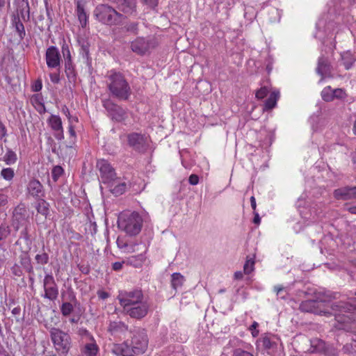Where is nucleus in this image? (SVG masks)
<instances>
[{
	"label": "nucleus",
	"instance_id": "1",
	"mask_svg": "<svg viewBox=\"0 0 356 356\" xmlns=\"http://www.w3.org/2000/svg\"><path fill=\"white\" fill-rule=\"evenodd\" d=\"M124 312L131 318L142 319L150 308L148 300L140 289L122 290L117 296Z\"/></svg>",
	"mask_w": 356,
	"mask_h": 356
},
{
	"label": "nucleus",
	"instance_id": "2",
	"mask_svg": "<svg viewBox=\"0 0 356 356\" xmlns=\"http://www.w3.org/2000/svg\"><path fill=\"white\" fill-rule=\"evenodd\" d=\"M334 312V327L338 330H344L348 332H356V298H351L348 302L339 301L332 305Z\"/></svg>",
	"mask_w": 356,
	"mask_h": 356
},
{
	"label": "nucleus",
	"instance_id": "3",
	"mask_svg": "<svg viewBox=\"0 0 356 356\" xmlns=\"http://www.w3.org/2000/svg\"><path fill=\"white\" fill-rule=\"evenodd\" d=\"M107 87L111 95L122 100H127L131 94V87L120 72L111 71L107 75Z\"/></svg>",
	"mask_w": 356,
	"mask_h": 356
},
{
	"label": "nucleus",
	"instance_id": "4",
	"mask_svg": "<svg viewBox=\"0 0 356 356\" xmlns=\"http://www.w3.org/2000/svg\"><path fill=\"white\" fill-rule=\"evenodd\" d=\"M143 218L137 212H123L118 217V227L130 236L139 234L143 227Z\"/></svg>",
	"mask_w": 356,
	"mask_h": 356
},
{
	"label": "nucleus",
	"instance_id": "5",
	"mask_svg": "<svg viewBox=\"0 0 356 356\" xmlns=\"http://www.w3.org/2000/svg\"><path fill=\"white\" fill-rule=\"evenodd\" d=\"M94 15L98 21L107 25L118 24L122 16L113 8L106 4L97 6L94 11Z\"/></svg>",
	"mask_w": 356,
	"mask_h": 356
},
{
	"label": "nucleus",
	"instance_id": "6",
	"mask_svg": "<svg viewBox=\"0 0 356 356\" xmlns=\"http://www.w3.org/2000/svg\"><path fill=\"white\" fill-rule=\"evenodd\" d=\"M50 334L56 350L62 353H67L71 347V339L69 334L55 327L51 329Z\"/></svg>",
	"mask_w": 356,
	"mask_h": 356
},
{
	"label": "nucleus",
	"instance_id": "7",
	"mask_svg": "<svg viewBox=\"0 0 356 356\" xmlns=\"http://www.w3.org/2000/svg\"><path fill=\"white\" fill-rule=\"evenodd\" d=\"M147 337L145 331L142 329H137L133 333L132 340L130 345L127 346L131 350V353L140 355L143 353L147 347Z\"/></svg>",
	"mask_w": 356,
	"mask_h": 356
},
{
	"label": "nucleus",
	"instance_id": "8",
	"mask_svg": "<svg viewBox=\"0 0 356 356\" xmlns=\"http://www.w3.org/2000/svg\"><path fill=\"white\" fill-rule=\"evenodd\" d=\"M304 312H310L321 316H328L330 312L325 308V303L323 301L308 300L302 301L299 307Z\"/></svg>",
	"mask_w": 356,
	"mask_h": 356
},
{
	"label": "nucleus",
	"instance_id": "9",
	"mask_svg": "<svg viewBox=\"0 0 356 356\" xmlns=\"http://www.w3.org/2000/svg\"><path fill=\"white\" fill-rule=\"evenodd\" d=\"M155 46L156 42L154 39H146L143 37L137 38L131 43V50L138 55L145 54Z\"/></svg>",
	"mask_w": 356,
	"mask_h": 356
},
{
	"label": "nucleus",
	"instance_id": "10",
	"mask_svg": "<svg viewBox=\"0 0 356 356\" xmlns=\"http://www.w3.org/2000/svg\"><path fill=\"white\" fill-rule=\"evenodd\" d=\"M97 168L100 172L102 181L104 184H110L115 181L116 173L111 164L104 159H101L97 162Z\"/></svg>",
	"mask_w": 356,
	"mask_h": 356
},
{
	"label": "nucleus",
	"instance_id": "11",
	"mask_svg": "<svg viewBox=\"0 0 356 356\" xmlns=\"http://www.w3.org/2000/svg\"><path fill=\"white\" fill-rule=\"evenodd\" d=\"M29 218V213L24 204H20L15 207L13 211V225L15 230L24 226Z\"/></svg>",
	"mask_w": 356,
	"mask_h": 356
},
{
	"label": "nucleus",
	"instance_id": "12",
	"mask_svg": "<svg viewBox=\"0 0 356 356\" xmlns=\"http://www.w3.org/2000/svg\"><path fill=\"white\" fill-rule=\"evenodd\" d=\"M43 286L44 290V298L51 300H54L57 298L58 289L52 275L47 274L44 276Z\"/></svg>",
	"mask_w": 356,
	"mask_h": 356
},
{
	"label": "nucleus",
	"instance_id": "13",
	"mask_svg": "<svg viewBox=\"0 0 356 356\" xmlns=\"http://www.w3.org/2000/svg\"><path fill=\"white\" fill-rule=\"evenodd\" d=\"M104 106L113 120L122 122L127 118V113L121 106L107 100L104 102Z\"/></svg>",
	"mask_w": 356,
	"mask_h": 356
},
{
	"label": "nucleus",
	"instance_id": "14",
	"mask_svg": "<svg viewBox=\"0 0 356 356\" xmlns=\"http://www.w3.org/2000/svg\"><path fill=\"white\" fill-rule=\"evenodd\" d=\"M129 146L138 151H143L147 147V138L143 134L131 133L127 135Z\"/></svg>",
	"mask_w": 356,
	"mask_h": 356
},
{
	"label": "nucleus",
	"instance_id": "15",
	"mask_svg": "<svg viewBox=\"0 0 356 356\" xmlns=\"http://www.w3.org/2000/svg\"><path fill=\"white\" fill-rule=\"evenodd\" d=\"M311 351L312 353H323L325 355H334L335 350L327 345L323 340L315 338L310 341Z\"/></svg>",
	"mask_w": 356,
	"mask_h": 356
},
{
	"label": "nucleus",
	"instance_id": "16",
	"mask_svg": "<svg viewBox=\"0 0 356 356\" xmlns=\"http://www.w3.org/2000/svg\"><path fill=\"white\" fill-rule=\"evenodd\" d=\"M45 57L47 65L49 68H56L60 65V54L56 47L51 46L47 48Z\"/></svg>",
	"mask_w": 356,
	"mask_h": 356
},
{
	"label": "nucleus",
	"instance_id": "17",
	"mask_svg": "<svg viewBox=\"0 0 356 356\" xmlns=\"http://www.w3.org/2000/svg\"><path fill=\"white\" fill-rule=\"evenodd\" d=\"M115 3L118 8L127 15H132L136 13V0H108Z\"/></svg>",
	"mask_w": 356,
	"mask_h": 356
},
{
	"label": "nucleus",
	"instance_id": "18",
	"mask_svg": "<svg viewBox=\"0 0 356 356\" xmlns=\"http://www.w3.org/2000/svg\"><path fill=\"white\" fill-rule=\"evenodd\" d=\"M48 123L51 128L56 132L54 135L55 138L57 140L63 139L64 134L61 118L58 115H51L48 120Z\"/></svg>",
	"mask_w": 356,
	"mask_h": 356
},
{
	"label": "nucleus",
	"instance_id": "19",
	"mask_svg": "<svg viewBox=\"0 0 356 356\" xmlns=\"http://www.w3.org/2000/svg\"><path fill=\"white\" fill-rule=\"evenodd\" d=\"M334 195L338 200H348L356 199V187L338 188L334 191Z\"/></svg>",
	"mask_w": 356,
	"mask_h": 356
},
{
	"label": "nucleus",
	"instance_id": "20",
	"mask_svg": "<svg viewBox=\"0 0 356 356\" xmlns=\"http://www.w3.org/2000/svg\"><path fill=\"white\" fill-rule=\"evenodd\" d=\"M316 72L318 74L321 76V81H323L325 77L332 76L331 66L325 58H319L316 67Z\"/></svg>",
	"mask_w": 356,
	"mask_h": 356
},
{
	"label": "nucleus",
	"instance_id": "21",
	"mask_svg": "<svg viewBox=\"0 0 356 356\" xmlns=\"http://www.w3.org/2000/svg\"><path fill=\"white\" fill-rule=\"evenodd\" d=\"M21 234L22 237L16 241L15 244L20 246V250L22 252L26 253L31 249V241L26 228L21 232Z\"/></svg>",
	"mask_w": 356,
	"mask_h": 356
},
{
	"label": "nucleus",
	"instance_id": "22",
	"mask_svg": "<svg viewBox=\"0 0 356 356\" xmlns=\"http://www.w3.org/2000/svg\"><path fill=\"white\" fill-rule=\"evenodd\" d=\"M257 343H261L263 348L268 351V353L274 352L277 348V343L267 336H263L258 341Z\"/></svg>",
	"mask_w": 356,
	"mask_h": 356
},
{
	"label": "nucleus",
	"instance_id": "23",
	"mask_svg": "<svg viewBox=\"0 0 356 356\" xmlns=\"http://www.w3.org/2000/svg\"><path fill=\"white\" fill-rule=\"evenodd\" d=\"M111 192L118 196L124 193L126 191L127 186L125 183H120L116 177L115 181L108 184Z\"/></svg>",
	"mask_w": 356,
	"mask_h": 356
},
{
	"label": "nucleus",
	"instance_id": "24",
	"mask_svg": "<svg viewBox=\"0 0 356 356\" xmlns=\"http://www.w3.org/2000/svg\"><path fill=\"white\" fill-rule=\"evenodd\" d=\"M82 353H83L86 356H96L99 352V347L97 344L94 341L93 338H92V341L89 343H86L82 349Z\"/></svg>",
	"mask_w": 356,
	"mask_h": 356
},
{
	"label": "nucleus",
	"instance_id": "25",
	"mask_svg": "<svg viewBox=\"0 0 356 356\" xmlns=\"http://www.w3.org/2000/svg\"><path fill=\"white\" fill-rule=\"evenodd\" d=\"M76 15L81 26L86 27L88 22V15L84 9V6L80 1L76 2Z\"/></svg>",
	"mask_w": 356,
	"mask_h": 356
},
{
	"label": "nucleus",
	"instance_id": "26",
	"mask_svg": "<svg viewBox=\"0 0 356 356\" xmlns=\"http://www.w3.org/2000/svg\"><path fill=\"white\" fill-rule=\"evenodd\" d=\"M145 259V256L143 254H140L127 257L124 260V262H126L127 265L132 266L135 268H139L142 266Z\"/></svg>",
	"mask_w": 356,
	"mask_h": 356
},
{
	"label": "nucleus",
	"instance_id": "27",
	"mask_svg": "<svg viewBox=\"0 0 356 356\" xmlns=\"http://www.w3.org/2000/svg\"><path fill=\"white\" fill-rule=\"evenodd\" d=\"M29 193L35 197H39L42 193V186L38 180H32L28 186Z\"/></svg>",
	"mask_w": 356,
	"mask_h": 356
},
{
	"label": "nucleus",
	"instance_id": "28",
	"mask_svg": "<svg viewBox=\"0 0 356 356\" xmlns=\"http://www.w3.org/2000/svg\"><path fill=\"white\" fill-rule=\"evenodd\" d=\"M279 97L280 92L278 91H273L265 102L264 110L268 111L275 108Z\"/></svg>",
	"mask_w": 356,
	"mask_h": 356
},
{
	"label": "nucleus",
	"instance_id": "29",
	"mask_svg": "<svg viewBox=\"0 0 356 356\" xmlns=\"http://www.w3.org/2000/svg\"><path fill=\"white\" fill-rule=\"evenodd\" d=\"M128 326L122 321L111 322L108 326V331L112 334H117L127 330Z\"/></svg>",
	"mask_w": 356,
	"mask_h": 356
},
{
	"label": "nucleus",
	"instance_id": "30",
	"mask_svg": "<svg viewBox=\"0 0 356 356\" xmlns=\"http://www.w3.org/2000/svg\"><path fill=\"white\" fill-rule=\"evenodd\" d=\"M185 282L184 277L179 273H174L171 275V285L172 287L177 290L181 287Z\"/></svg>",
	"mask_w": 356,
	"mask_h": 356
},
{
	"label": "nucleus",
	"instance_id": "31",
	"mask_svg": "<svg viewBox=\"0 0 356 356\" xmlns=\"http://www.w3.org/2000/svg\"><path fill=\"white\" fill-rule=\"evenodd\" d=\"M36 209L39 213L47 217L49 213V204L44 200H40L37 203Z\"/></svg>",
	"mask_w": 356,
	"mask_h": 356
},
{
	"label": "nucleus",
	"instance_id": "32",
	"mask_svg": "<svg viewBox=\"0 0 356 356\" xmlns=\"http://www.w3.org/2000/svg\"><path fill=\"white\" fill-rule=\"evenodd\" d=\"M321 97L325 102L333 101V89L330 86L325 87L321 92Z\"/></svg>",
	"mask_w": 356,
	"mask_h": 356
},
{
	"label": "nucleus",
	"instance_id": "33",
	"mask_svg": "<svg viewBox=\"0 0 356 356\" xmlns=\"http://www.w3.org/2000/svg\"><path fill=\"white\" fill-rule=\"evenodd\" d=\"M65 73L69 79H74L76 74L74 71V68L72 65V60L69 59L65 63Z\"/></svg>",
	"mask_w": 356,
	"mask_h": 356
},
{
	"label": "nucleus",
	"instance_id": "34",
	"mask_svg": "<svg viewBox=\"0 0 356 356\" xmlns=\"http://www.w3.org/2000/svg\"><path fill=\"white\" fill-rule=\"evenodd\" d=\"M3 160L8 165L13 164L17 161V154L11 150H8L3 156Z\"/></svg>",
	"mask_w": 356,
	"mask_h": 356
},
{
	"label": "nucleus",
	"instance_id": "35",
	"mask_svg": "<svg viewBox=\"0 0 356 356\" xmlns=\"http://www.w3.org/2000/svg\"><path fill=\"white\" fill-rule=\"evenodd\" d=\"M341 59L342 64L344 65L345 68L349 70L353 63L351 55L349 53H344L341 55Z\"/></svg>",
	"mask_w": 356,
	"mask_h": 356
},
{
	"label": "nucleus",
	"instance_id": "36",
	"mask_svg": "<svg viewBox=\"0 0 356 356\" xmlns=\"http://www.w3.org/2000/svg\"><path fill=\"white\" fill-rule=\"evenodd\" d=\"M15 27L17 32L21 38L25 35V30L23 24L20 22L19 19L15 18L14 19Z\"/></svg>",
	"mask_w": 356,
	"mask_h": 356
},
{
	"label": "nucleus",
	"instance_id": "37",
	"mask_svg": "<svg viewBox=\"0 0 356 356\" xmlns=\"http://www.w3.org/2000/svg\"><path fill=\"white\" fill-rule=\"evenodd\" d=\"M35 259L38 264L44 265L49 262V255L46 252L37 254Z\"/></svg>",
	"mask_w": 356,
	"mask_h": 356
},
{
	"label": "nucleus",
	"instance_id": "38",
	"mask_svg": "<svg viewBox=\"0 0 356 356\" xmlns=\"http://www.w3.org/2000/svg\"><path fill=\"white\" fill-rule=\"evenodd\" d=\"M345 353H356V339L352 340L350 343H346L343 346Z\"/></svg>",
	"mask_w": 356,
	"mask_h": 356
},
{
	"label": "nucleus",
	"instance_id": "39",
	"mask_svg": "<svg viewBox=\"0 0 356 356\" xmlns=\"http://www.w3.org/2000/svg\"><path fill=\"white\" fill-rule=\"evenodd\" d=\"M60 310L62 312V314L65 316H67L70 315L72 312L73 311V306L70 302H64L63 303Z\"/></svg>",
	"mask_w": 356,
	"mask_h": 356
},
{
	"label": "nucleus",
	"instance_id": "40",
	"mask_svg": "<svg viewBox=\"0 0 356 356\" xmlns=\"http://www.w3.org/2000/svg\"><path fill=\"white\" fill-rule=\"evenodd\" d=\"M1 175L3 179L10 181L14 177V171L10 168H3L1 172Z\"/></svg>",
	"mask_w": 356,
	"mask_h": 356
},
{
	"label": "nucleus",
	"instance_id": "41",
	"mask_svg": "<svg viewBox=\"0 0 356 356\" xmlns=\"http://www.w3.org/2000/svg\"><path fill=\"white\" fill-rule=\"evenodd\" d=\"M10 233V230L8 226L6 225H0V241L5 240Z\"/></svg>",
	"mask_w": 356,
	"mask_h": 356
},
{
	"label": "nucleus",
	"instance_id": "42",
	"mask_svg": "<svg viewBox=\"0 0 356 356\" xmlns=\"http://www.w3.org/2000/svg\"><path fill=\"white\" fill-rule=\"evenodd\" d=\"M63 173V169L60 165L54 166L51 171V175L54 181H56Z\"/></svg>",
	"mask_w": 356,
	"mask_h": 356
},
{
	"label": "nucleus",
	"instance_id": "43",
	"mask_svg": "<svg viewBox=\"0 0 356 356\" xmlns=\"http://www.w3.org/2000/svg\"><path fill=\"white\" fill-rule=\"evenodd\" d=\"M346 97V91L341 88L333 89V100L336 99H344Z\"/></svg>",
	"mask_w": 356,
	"mask_h": 356
},
{
	"label": "nucleus",
	"instance_id": "44",
	"mask_svg": "<svg viewBox=\"0 0 356 356\" xmlns=\"http://www.w3.org/2000/svg\"><path fill=\"white\" fill-rule=\"evenodd\" d=\"M268 93V89L267 87H261L260 89L257 90L255 96L258 99H264Z\"/></svg>",
	"mask_w": 356,
	"mask_h": 356
},
{
	"label": "nucleus",
	"instance_id": "45",
	"mask_svg": "<svg viewBox=\"0 0 356 356\" xmlns=\"http://www.w3.org/2000/svg\"><path fill=\"white\" fill-rule=\"evenodd\" d=\"M254 261L247 260L243 266V271L245 274L250 273L254 269Z\"/></svg>",
	"mask_w": 356,
	"mask_h": 356
},
{
	"label": "nucleus",
	"instance_id": "46",
	"mask_svg": "<svg viewBox=\"0 0 356 356\" xmlns=\"http://www.w3.org/2000/svg\"><path fill=\"white\" fill-rule=\"evenodd\" d=\"M232 356H254L251 353L244 350L241 348H237L234 350Z\"/></svg>",
	"mask_w": 356,
	"mask_h": 356
},
{
	"label": "nucleus",
	"instance_id": "47",
	"mask_svg": "<svg viewBox=\"0 0 356 356\" xmlns=\"http://www.w3.org/2000/svg\"><path fill=\"white\" fill-rule=\"evenodd\" d=\"M274 291L276 292L277 296H280L281 298H284L285 295L286 294V291L283 286H275L274 287Z\"/></svg>",
	"mask_w": 356,
	"mask_h": 356
},
{
	"label": "nucleus",
	"instance_id": "48",
	"mask_svg": "<svg viewBox=\"0 0 356 356\" xmlns=\"http://www.w3.org/2000/svg\"><path fill=\"white\" fill-rule=\"evenodd\" d=\"M138 23L136 22H131L130 24H128L125 28L127 31L134 33L135 34L138 33Z\"/></svg>",
	"mask_w": 356,
	"mask_h": 356
},
{
	"label": "nucleus",
	"instance_id": "49",
	"mask_svg": "<svg viewBox=\"0 0 356 356\" xmlns=\"http://www.w3.org/2000/svg\"><path fill=\"white\" fill-rule=\"evenodd\" d=\"M62 51L65 61L68 60L69 59L71 60L70 51L67 45H63Z\"/></svg>",
	"mask_w": 356,
	"mask_h": 356
},
{
	"label": "nucleus",
	"instance_id": "50",
	"mask_svg": "<svg viewBox=\"0 0 356 356\" xmlns=\"http://www.w3.org/2000/svg\"><path fill=\"white\" fill-rule=\"evenodd\" d=\"M126 264V262H124V260H123L122 261H116V262H114L113 264H112V269L115 271H119L120 270L122 267H123V265L124 264Z\"/></svg>",
	"mask_w": 356,
	"mask_h": 356
},
{
	"label": "nucleus",
	"instance_id": "51",
	"mask_svg": "<svg viewBox=\"0 0 356 356\" xmlns=\"http://www.w3.org/2000/svg\"><path fill=\"white\" fill-rule=\"evenodd\" d=\"M8 197L6 194L0 193V208L7 204Z\"/></svg>",
	"mask_w": 356,
	"mask_h": 356
},
{
	"label": "nucleus",
	"instance_id": "52",
	"mask_svg": "<svg viewBox=\"0 0 356 356\" xmlns=\"http://www.w3.org/2000/svg\"><path fill=\"white\" fill-rule=\"evenodd\" d=\"M188 181L191 185H197L199 182V177L197 175L193 174L189 177Z\"/></svg>",
	"mask_w": 356,
	"mask_h": 356
},
{
	"label": "nucleus",
	"instance_id": "53",
	"mask_svg": "<svg viewBox=\"0 0 356 356\" xmlns=\"http://www.w3.org/2000/svg\"><path fill=\"white\" fill-rule=\"evenodd\" d=\"M116 243H117L118 247L120 249L122 250V249H126L128 248L127 243L124 242L122 239H121L120 238H118Z\"/></svg>",
	"mask_w": 356,
	"mask_h": 356
},
{
	"label": "nucleus",
	"instance_id": "54",
	"mask_svg": "<svg viewBox=\"0 0 356 356\" xmlns=\"http://www.w3.org/2000/svg\"><path fill=\"white\" fill-rule=\"evenodd\" d=\"M144 1L151 8H155L158 4V0H144Z\"/></svg>",
	"mask_w": 356,
	"mask_h": 356
},
{
	"label": "nucleus",
	"instance_id": "55",
	"mask_svg": "<svg viewBox=\"0 0 356 356\" xmlns=\"http://www.w3.org/2000/svg\"><path fill=\"white\" fill-rule=\"evenodd\" d=\"M50 79L51 81L55 83H58L60 81L59 75L57 74H51Z\"/></svg>",
	"mask_w": 356,
	"mask_h": 356
},
{
	"label": "nucleus",
	"instance_id": "56",
	"mask_svg": "<svg viewBox=\"0 0 356 356\" xmlns=\"http://www.w3.org/2000/svg\"><path fill=\"white\" fill-rule=\"evenodd\" d=\"M67 118H68L70 124H72L73 125L74 122H78V118L76 116H72V115H69L67 117Z\"/></svg>",
	"mask_w": 356,
	"mask_h": 356
},
{
	"label": "nucleus",
	"instance_id": "57",
	"mask_svg": "<svg viewBox=\"0 0 356 356\" xmlns=\"http://www.w3.org/2000/svg\"><path fill=\"white\" fill-rule=\"evenodd\" d=\"M69 133L72 137H76V132L72 124H70L69 126Z\"/></svg>",
	"mask_w": 356,
	"mask_h": 356
},
{
	"label": "nucleus",
	"instance_id": "58",
	"mask_svg": "<svg viewBox=\"0 0 356 356\" xmlns=\"http://www.w3.org/2000/svg\"><path fill=\"white\" fill-rule=\"evenodd\" d=\"M254 219H253V222L255 224H259L261 221V219H260V217L259 216V213L257 212H254Z\"/></svg>",
	"mask_w": 356,
	"mask_h": 356
},
{
	"label": "nucleus",
	"instance_id": "59",
	"mask_svg": "<svg viewBox=\"0 0 356 356\" xmlns=\"http://www.w3.org/2000/svg\"><path fill=\"white\" fill-rule=\"evenodd\" d=\"M250 204H251V207L252 208V209L254 211H255L256 207H257V204H256V200L254 196H252L250 197Z\"/></svg>",
	"mask_w": 356,
	"mask_h": 356
},
{
	"label": "nucleus",
	"instance_id": "60",
	"mask_svg": "<svg viewBox=\"0 0 356 356\" xmlns=\"http://www.w3.org/2000/svg\"><path fill=\"white\" fill-rule=\"evenodd\" d=\"M243 277V273L241 271H236L234 273V278L236 280H241Z\"/></svg>",
	"mask_w": 356,
	"mask_h": 356
},
{
	"label": "nucleus",
	"instance_id": "61",
	"mask_svg": "<svg viewBox=\"0 0 356 356\" xmlns=\"http://www.w3.org/2000/svg\"><path fill=\"white\" fill-rule=\"evenodd\" d=\"M42 88V83L41 81H37L35 84V86H34V91H40Z\"/></svg>",
	"mask_w": 356,
	"mask_h": 356
},
{
	"label": "nucleus",
	"instance_id": "62",
	"mask_svg": "<svg viewBox=\"0 0 356 356\" xmlns=\"http://www.w3.org/2000/svg\"><path fill=\"white\" fill-rule=\"evenodd\" d=\"M98 296L102 299H106L108 297V294L106 292L101 291L98 293Z\"/></svg>",
	"mask_w": 356,
	"mask_h": 356
},
{
	"label": "nucleus",
	"instance_id": "63",
	"mask_svg": "<svg viewBox=\"0 0 356 356\" xmlns=\"http://www.w3.org/2000/svg\"><path fill=\"white\" fill-rule=\"evenodd\" d=\"M20 312H21V308L19 307H15L13 309L12 314L15 316L19 315L20 314Z\"/></svg>",
	"mask_w": 356,
	"mask_h": 356
},
{
	"label": "nucleus",
	"instance_id": "64",
	"mask_svg": "<svg viewBox=\"0 0 356 356\" xmlns=\"http://www.w3.org/2000/svg\"><path fill=\"white\" fill-rule=\"evenodd\" d=\"M347 209L350 213L356 214V207H350Z\"/></svg>",
	"mask_w": 356,
	"mask_h": 356
}]
</instances>
